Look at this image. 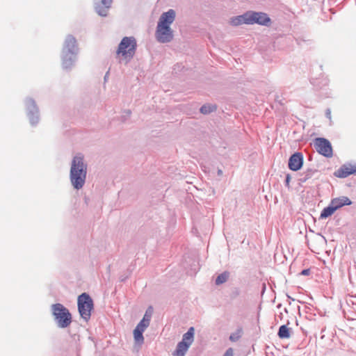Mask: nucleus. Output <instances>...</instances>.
<instances>
[{"instance_id": "1", "label": "nucleus", "mask_w": 356, "mask_h": 356, "mask_svg": "<svg viewBox=\"0 0 356 356\" xmlns=\"http://www.w3.org/2000/svg\"><path fill=\"white\" fill-rule=\"evenodd\" d=\"M88 165L81 154H76L72 160L70 179L72 186L76 190L81 189L85 185L87 177Z\"/></svg>"}, {"instance_id": "2", "label": "nucleus", "mask_w": 356, "mask_h": 356, "mask_svg": "<svg viewBox=\"0 0 356 356\" xmlns=\"http://www.w3.org/2000/svg\"><path fill=\"white\" fill-rule=\"evenodd\" d=\"M79 47L76 38L72 35H67L62 49V67L65 70H70L77 60Z\"/></svg>"}, {"instance_id": "3", "label": "nucleus", "mask_w": 356, "mask_h": 356, "mask_svg": "<svg viewBox=\"0 0 356 356\" xmlns=\"http://www.w3.org/2000/svg\"><path fill=\"white\" fill-rule=\"evenodd\" d=\"M51 311L54 321L59 328L67 327L72 321V314L69 309L60 303L51 305Z\"/></svg>"}, {"instance_id": "4", "label": "nucleus", "mask_w": 356, "mask_h": 356, "mask_svg": "<svg viewBox=\"0 0 356 356\" xmlns=\"http://www.w3.org/2000/svg\"><path fill=\"white\" fill-rule=\"evenodd\" d=\"M77 305L81 317L85 321H88L91 316V311L94 308L93 300L90 295L87 293L79 295L77 299Z\"/></svg>"}, {"instance_id": "5", "label": "nucleus", "mask_w": 356, "mask_h": 356, "mask_svg": "<svg viewBox=\"0 0 356 356\" xmlns=\"http://www.w3.org/2000/svg\"><path fill=\"white\" fill-rule=\"evenodd\" d=\"M137 47L136 40L134 37H124L122 39L117 50L118 54L132 58L136 53Z\"/></svg>"}, {"instance_id": "6", "label": "nucleus", "mask_w": 356, "mask_h": 356, "mask_svg": "<svg viewBox=\"0 0 356 356\" xmlns=\"http://www.w3.org/2000/svg\"><path fill=\"white\" fill-rule=\"evenodd\" d=\"M248 25L258 24L260 26H270L272 20L268 15L264 12L248 10Z\"/></svg>"}, {"instance_id": "7", "label": "nucleus", "mask_w": 356, "mask_h": 356, "mask_svg": "<svg viewBox=\"0 0 356 356\" xmlns=\"http://www.w3.org/2000/svg\"><path fill=\"white\" fill-rule=\"evenodd\" d=\"M26 115L32 126H35L40 120L39 108L35 100L32 98H26L25 100Z\"/></svg>"}, {"instance_id": "8", "label": "nucleus", "mask_w": 356, "mask_h": 356, "mask_svg": "<svg viewBox=\"0 0 356 356\" xmlns=\"http://www.w3.org/2000/svg\"><path fill=\"white\" fill-rule=\"evenodd\" d=\"M314 145L316 152L322 156L327 158L332 156V147L329 140L325 138H316L314 139Z\"/></svg>"}, {"instance_id": "9", "label": "nucleus", "mask_w": 356, "mask_h": 356, "mask_svg": "<svg viewBox=\"0 0 356 356\" xmlns=\"http://www.w3.org/2000/svg\"><path fill=\"white\" fill-rule=\"evenodd\" d=\"M173 31L170 26H156L155 37L160 43H168L173 39Z\"/></svg>"}, {"instance_id": "10", "label": "nucleus", "mask_w": 356, "mask_h": 356, "mask_svg": "<svg viewBox=\"0 0 356 356\" xmlns=\"http://www.w3.org/2000/svg\"><path fill=\"white\" fill-rule=\"evenodd\" d=\"M304 163L303 154L297 152L291 155L288 161V167L292 171L300 170Z\"/></svg>"}, {"instance_id": "11", "label": "nucleus", "mask_w": 356, "mask_h": 356, "mask_svg": "<svg viewBox=\"0 0 356 356\" xmlns=\"http://www.w3.org/2000/svg\"><path fill=\"white\" fill-rule=\"evenodd\" d=\"M113 0H94L95 9L99 15L106 17Z\"/></svg>"}, {"instance_id": "12", "label": "nucleus", "mask_w": 356, "mask_h": 356, "mask_svg": "<svg viewBox=\"0 0 356 356\" xmlns=\"http://www.w3.org/2000/svg\"><path fill=\"white\" fill-rule=\"evenodd\" d=\"M176 18V12L173 9H169L166 12H163L157 22L158 25L163 26H170V25L174 22Z\"/></svg>"}, {"instance_id": "13", "label": "nucleus", "mask_w": 356, "mask_h": 356, "mask_svg": "<svg viewBox=\"0 0 356 356\" xmlns=\"http://www.w3.org/2000/svg\"><path fill=\"white\" fill-rule=\"evenodd\" d=\"M356 173V164L352 165L350 163L342 165L335 172L334 175L339 178H346L350 175Z\"/></svg>"}, {"instance_id": "14", "label": "nucleus", "mask_w": 356, "mask_h": 356, "mask_svg": "<svg viewBox=\"0 0 356 356\" xmlns=\"http://www.w3.org/2000/svg\"><path fill=\"white\" fill-rule=\"evenodd\" d=\"M229 24L233 26H238L242 24L248 25L247 11L242 15L231 17L229 20Z\"/></svg>"}, {"instance_id": "15", "label": "nucleus", "mask_w": 356, "mask_h": 356, "mask_svg": "<svg viewBox=\"0 0 356 356\" xmlns=\"http://www.w3.org/2000/svg\"><path fill=\"white\" fill-rule=\"evenodd\" d=\"M331 203L333 204L335 209L337 210L343 206H348L352 204V201L346 196H341L339 197L333 198L331 200Z\"/></svg>"}, {"instance_id": "16", "label": "nucleus", "mask_w": 356, "mask_h": 356, "mask_svg": "<svg viewBox=\"0 0 356 356\" xmlns=\"http://www.w3.org/2000/svg\"><path fill=\"white\" fill-rule=\"evenodd\" d=\"M191 345L186 343L185 341H179L177 345L176 350L174 353L175 356H184Z\"/></svg>"}, {"instance_id": "17", "label": "nucleus", "mask_w": 356, "mask_h": 356, "mask_svg": "<svg viewBox=\"0 0 356 356\" xmlns=\"http://www.w3.org/2000/svg\"><path fill=\"white\" fill-rule=\"evenodd\" d=\"M317 172V170L314 168H307L306 169L302 174L300 175V177L299 179V181L300 183H305L308 179H311L314 174Z\"/></svg>"}, {"instance_id": "18", "label": "nucleus", "mask_w": 356, "mask_h": 356, "mask_svg": "<svg viewBox=\"0 0 356 356\" xmlns=\"http://www.w3.org/2000/svg\"><path fill=\"white\" fill-rule=\"evenodd\" d=\"M337 210L335 209L333 204L330 202L329 205L325 207L320 215V218L325 219L330 216H331Z\"/></svg>"}, {"instance_id": "19", "label": "nucleus", "mask_w": 356, "mask_h": 356, "mask_svg": "<svg viewBox=\"0 0 356 356\" xmlns=\"http://www.w3.org/2000/svg\"><path fill=\"white\" fill-rule=\"evenodd\" d=\"M195 330L193 327H191L188 331L184 334L182 337V341H185L186 343L191 345L194 339Z\"/></svg>"}, {"instance_id": "20", "label": "nucleus", "mask_w": 356, "mask_h": 356, "mask_svg": "<svg viewBox=\"0 0 356 356\" xmlns=\"http://www.w3.org/2000/svg\"><path fill=\"white\" fill-rule=\"evenodd\" d=\"M277 335L280 339H289L291 337L290 329L286 325H282L279 327Z\"/></svg>"}, {"instance_id": "21", "label": "nucleus", "mask_w": 356, "mask_h": 356, "mask_svg": "<svg viewBox=\"0 0 356 356\" xmlns=\"http://www.w3.org/2000/svg\"><path fill=\"white\" fill-rule=\"evenodd\" d=\"M229 277V273L224 271L223 273L218 275L216 279L215 283L216 285L222 284L227 282Z\"/></svg>"}, {"instance_id": "22", "label": "nucleus", "mask_w": 356, "mask_h": 356, "mask_svg": "<svg viewBox=\"0 0 356 356\" xmlns=\"http://www.w3.org/2000/svg\"><path fill=\"white\" fill-rule=\"evenodd\" d=\"M143 332H144V330H142L140 328L135 327V329L134 330V337L135 341L137 343H143V341H144V337H143Z\"/></svg>"}, {"instance_id": "23", "label": "nucleus", "mask_w": 356, "mask_h": 356, "mask_svg": "<svg viewBox=\"0 0 356 356\" xmlns=\"http://www.w3.org/2000/svg\"><path fill=\"white\" fill-rule=\"evenodd\" d=\"M243 329L242 327H238L236 330L232 333L229 336V340L232 342H236L239 340V339L242 337Z\"/></svg>"}, {"instance_id": "24", "label": "nucleus", "mask_w": 356, "mask_h": 356, "mask_svg": "<svg viewBox=\"0 0 356 356\" xmlns=\"http://www.w3.org/2000/svg\"><path fill=\"white\" fill-rule=\"evenodd\" d=\"M216 106L215 105L204 104L201 106L200 111L202 114H209L213 111H215Z\"/></svg>"}, {"instance_id": "25", "label": "nucleus", "mask_w": 356, "mask_h": 356, "mask_svg": "<svg viewBox=\"0 0 356 356\" xmlns=\"http://www.w3.org/2000/svg\"><path fill=\"white\" fill-rule=\"evenodd\" d=\"M152 314H153V307L152 306H149L146 309L145 313L142 319L145 320L146 322L148 321L150 323Z\"/></svg>"}, {"instance_id": "26", "label": "nucleus", "mask_w": 356, "mask_h": 356, "mask_svg": "<svg viewBox=\"0 0 356 356\" xmlns=\"http://www.w3.org/2000/svg\"><path fill=\"white\" fill-rule=\"evenodd\" d=\"M149 323H150L149 322H148V321H147V322H146L145 320H143V319H142V320H141V321L138 323V325H136V327H137V328H140L142 330H144V331H145V329H146L147 327H149Z\"/></svg>"}, {"instance_id": "27", "label": "nucleus", "mask_w": 356, "mask_h": 356, "mask_svg": "<svg viewBox=\"0 0 356 356\" xmlns=\"http://www.w3.org/2000/svg\"><path fill=\"white\" fill-rule=\"evenodd\" d=\"M241 293L240 290L238 288H235L233 289L231 293V298H236L238 297Z\"/></svg>"}, {"instance_id": "28", "label": "nucleus", "mask_w": 356, "mask_h": 356, "mask_svg": "<svg viewBox=\"0 0 356 356\" xmlns=\"http://www.w3.org/2000/svg\"><path fill=\"white\" fill-rule=\"evenodd\" d=\"M311 273V270L309 268H306V269H303L300 273L299 275H304V276H307V275H309Z\"/></svg>"}, {"instance_id": "29", "label": "nucleus", "mask_w": 356, "mask_h": 356, "mask_svg": "<svg viewBox=\"0 0 356 356\" xmlns=\"http://www.w3.org/2000/svg\"><path fill=\"white\" fill-rule=\"evenodd\" d=\"M223 356H234V351L232 348H229L225 353H224Z\"/></svg>"}, {"instance_id": "30", "label": "nucleus", "mask_w": 356, "mask_h": 356, "mask_svg": "<svg viewBox=\"0 0 356 356\" xmlns=\"http://www.w3.org/2000/svg\"><path fill=\"white\" fill-rule=\"evenodd\" d=\"M291 176L289 174H287L285 177V186L288 188H289V184L291 181Z\"/></svg>"}, {"instance_id": "31", "label": "nucleus", "mask_w": 356, "mask_h": 356, "mask_svg": "<svg viewBox=\"0 0 356 356\" xmlns=\"http://www.w3.org/2000/svg\"><path fill=\"white\" fill-rule=\"evenodd\" d=\"M325 116L328 118V119H331V111L330 108H327L326 111H325Z\"/></svg>"}, {"instance_id": "32", "label": "nucleus", "mask_w": 356, "mask_h": 356, "mask_svg": "<svg viewBox=\"0 0 356 356\" xmlns=\"http://www.w3.org/2000/svg\"><path fill=\"white\" fill-rule=\"evenodd\" d=\"M124 113L127 114V117H129L130 115H131V111L130 110H127V111H124Z\"/></svg>"}, {"instance_id": "33", "label": "nucleus", "mask_w": 356, "mask_h": 356, "mask_svg": "<svg viewBox=\"0 0 356 356\" xmlns=\"http://www.w3.org/2000/svg\"><path fill=\"white\" fill-rule=\"evenodd\" d=\"M108 74H109V72L108 71V72L106 73L105 76H104V81H106V80H107V79H108Z\"/></svg>"}, {"instance_id": "34", "label": "nucleus", "mask_w": 356, "mask_h": 356, "mask_svg": "<svg viewBox=\"0 0 356 356\" xmlns=\"http://www.w3.org/2000/svg\"><path fill=\"white\" fill-rule=\"evenodd\" d=\"M222 174V170L218 169V175H221Z\"/></svg>"}]
</instances>
